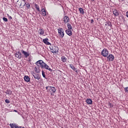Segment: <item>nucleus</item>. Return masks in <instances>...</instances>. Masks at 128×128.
I'll return each instance as SVG.
<instances>
[{"instance_id":"nucleus-1","label":"nucleus","mask_w":128,"mask_h":128,"mask_svg":"<svg viewBox=\"0 0 128 128\" xmlns=\"http://www.w3.org/2000/svg\"><path fill=\"white\" fill-rule=\"evenodd\" d=\"M50 48L52 54H58V48L54 44L52 45L51 44L50 46Z\"/></svg>"},{"instance_id":"nucleus-2","label":"nucleus","mask_w":128,"mask_h":128,"mask_svg":"<svg viewBox=\"0 0 128 128\" xmlns=\"http://www.w3.org/2000/svg\"><path fill=\"white\" fill-rule=\"evenodd\" d=\"M44 62L42 60H39L35 63L37 66H39V68H44Z\"/></svg>"},{"instance_id":"nucleus-3","label":"nucleus","mask_w":128,"mask_h":128,"mask_svg":"<svg viewBox=\"0 0 128 128\" xmlns=\"http://www.w3.org/2000/svg\"><path fill=\"white\" fill-rule=\"evenodd\" d=\"M58 34H59V36L61 38H62L64 36V29L62 28H58Z\"/></svg>"},{"instance_id":"nucleus-4","label":"nucleus","mask_w":128,"mask_h":128,"mask_svg":"<svg viewBox=\"0 0 128 128\" xmlns=\"http://www.w3.org/2000/svg\"><path fill=\"white\" fill-rule=\"evenodd\" d=\"M101 54L102 56H104V58H106V56H108V50L106 48L103 49V50L101 52Z\"/></svg>"},{"instance_id":"nucleus-5","label":"nucleus","mask_w":128,"mask_h":128,"mask_svg":"<svg viewBox=\"0 0 128 128\" xmlns=\"http://www.w3.org/2000/svg\"><path fill=\"white\" fill-rule=\"evenodd\" d=\"M107 59L108 62H112L114 60V56L110 54L107 56Z\"/></svg>"},{"instance_id":"nucleus-6","label":"nucleus","mask_w":128,"mask_h":128,"mask_svg":"<svg viewBox=\"0 0 128 128\" xmlns=\"http://www.w3.org/2000/svg\"><path fill=\"white\" fill-rule=\"evenodd\" d=\"M32 74L35 79L38 80H40V74H34V72H32Z\"/></svg>"},{"instance_id":"nucleus-7","label":"nucleus","mask_w":128,"mask_h":128,"mask_svg":"<svg viewBox=\"0 0 128 128\" xmlns=\"http://www.w3.org/2000/svg\"><path fill=\"white\" fill-rule=\"evenodd\" d=\"M41 12H42V16H46V14H48V12H46V9H44V8H42L41 10Z\"/></svg>"},{"instance_id":"nucleus-8","label":"nucleus","mask_w":128,"mask_h":128,"mask_svg":"<svg viewBox=\"0 0 128 128\" xmlns=\"http://www.w3.org/2000/svg\"><path fill=\"white\" fill-rule=\"evenodd\" d=\"M42 42L45 44H47L48 46H50L52 44L50 42H48V38H46L43 39Z\"/></svg>"},{"instance_id":"nucleus-9","label":"nucleus","mask_w":128,"mask_h":128,"mask_svg":"<svg viewBox=\"0 0 128 128\" xmlns=\"http://www.w3.org/2000/svg\"><path fill=\"white\" fill-rule=\"evenodd\" d=\"M21 52H22V54H24V58H26L30 56V54L28 52L24 50H22Z\"/></svg>"},{"instance_id":"nucleus-10","label":"nucleus","mask_w":128,"mask_h":128,"mask_svg":"<svg viewBox=\"0 0 128 128\" xmlns=\"http://www.w3.org/2000/svg\"><path fill=\"white\" fill-rule=\"evenodd\" d=\"M64 22L65 24H68V22H70V18L68 16H64L63 18Z\"/></svg>"},{"instance_id":"nucleus-11","label":"nucleus","mask_w":128,"mask_h":128,"mask_svg":"<svg viewBox=\"0 0 128 128\" xmlns=\"http://www.w3.org/2000/svg\"><path fill=\"white\" fill-rule=\"evenodd\" d=\"M38 33L39 34H40V36H44V28H41L38 30Z\"/></svg>"},{"instance_id":"nucleus-12","label":"nucleus","mask_w":128,"mask_h":128,"mask_svg":"<svg viewBox=\"0 0 128 128\" xmlns=\"http://www.w3.org/2000/svg\"><path fill=\"white\" fill-rule=\"evenodd\" d=\"M113 14L114 16H118L120 14V13H118V10L116 8L114 9L113 10Z\"/></svg>"},{"instance_id":"nucleus-13","label":"nucleus","mask_w":128,"mask_h":128,"mask_svg":"<svg viewBox=\"0 0 128 128\" xmlns=\"http://www.w3.org/2000/svg\"><path fill=\"white\" fill-rule=\"evenodd\" d=\"M43 68H44L45 70H50V72H52V68H50V66H48V64H46V63L44 64Z\"/></svg>"},{"instance_id":"nucleus-14","label":"nucleus","mask_w":128,"mask_h":128,"mask_svg":"<svg viewBox=\"0 0 128 128\" xmlns=\"http://www.w3.org/2000/svg\"><path fill=\"white\" fill-rule=\"evenodd\" d=\"M66 34L69 36H72V30H66Z\"/></svg>"},{"instance_id":"nucleus-15","label":"nucleus","mask_w":128,"mask_h":128,"mask_svg":"<svg viewBox=\"0 0 128 128\" xmlns=\"http://www.w3.org/2000/svg\"><path fill=\"white\" fill-rule=\"evenodd\" d=\"M24 80H25L26 82H30V78L28 77V76H24Z\"/></svg>"},{"instance_id":"nucleus-16","label":"nucleus","mask_w":128,"mask_h":128,"mask_svg":"<svg viewBox=\"0 0 128 128\" xmlns=\"http://www.w3.org/2000/svg\"><path fill=\"white\" fill-rule=\"evenodd\" d=\"M34 70H35L37 74H38V72H40V67H39L38 66H36L34 68Z\"/></svg>"},{"instance_id":"nucleus-17","label":"nucleus","mask_w":128,"mask_h":128,"mask_svg":"<svg viewBox=\"0 0 128 128\" xmlns=\"http://www.w3.org/2000/svg\"><path fill=\"white\" fill-rule=\"evenodd\" d=\"M10 126L11 128H18V126L16 124H10Z\"/></svg>"},{"instance_id":"nucleus-18","label":"nucleus","mask_w":128,"mask_h":128,"mask_svg":"<svg viewBox=\"0 0 128 128\" xmlns=\"http://www.w3.org/2000/svg\"><path fill=\"white\" fill-rule=\"evenodd\" d=\"M50 90L51 92H56V88L54 86H50Z\"/></svg>"},{"instance_id":"nucleus-19","label":"nucleus","mask_w":128,"mask_h":128,"mask_svg":"<svg viewBox=\"0 0 128 128\" xmlns=\"http://www.w3.org/2000/svg\"><path fill=\"white\" fill-rule=\"evenodd\" d=\"M86 102L88 104H92V100L90 98H88L86 100Z\"/></svg>"},{"instance_id":"nucleus-20","label":"nucleus","mask_w":128,"mask_h":128,"mask_svg":"<svg viewBox=\"0 0 128 128\" xmlns=\"http://www.w3.org/2000/svg\"><path fill=\"white\" fill-rule=\"evenodd\" d=\"M5 94H8V96H12V92L10 90H8L6 92H5Z\"/></svg>"},{"instance_id":"nucleus-21","label":"nucleus","mask_w":128,"mask_h":128,"mask_svg":"<svg viewBox=\"0 0 128 128\" xmlns=\"http://www.w3.org/2000/svg\"><path fill=\"white\" fill-rule=\"evenodd\" d=\"M61 60L62 62H66L67 59L64 56H62L61 57Z\"/></svg>"},{"instance_id":"nucleus-22","label":"nucleus","mask_w":128,"mask_h":128,"mask_svg":"<svg viewBox=\"0 0 128 128\" xmlns=\"http://www.w3.org/2000/svg\"><path fill=\"white\" fill-rule=\"evenodd\" d=\"M15 56L18 58H22V56L20 55V52L15 54Z\"/></svg>"},{"instance_id":"nucleus-23","label":"nucleus","mask_w":128,"mask_h":128,"mask_svg":"<svg viewBox=\"0 0 128 128\" xmlns=\"http://www.w3.org/2000/svg\"><path fill=\"white\" fill-rule=\"evenodd\" d=\"M34 6L38 12H40V6L38 5L37 4H35L34 5Z\"/></svg>"},{"instance_id":"nucleus-24","label":"nucleus","mask_w":128,"mask_h":128,"mask_svg":"<svg viewBox=\"0 0 128 128\" xmlns=\"http://www.w3.org/2000/svg\"><path fill=\"white\" fill-rule=\"evenodd\" d=\"M78 10L80 14H84V9L82 8H80Z\"/></svg>"},{"instance_id":"nucleus-25","label":"nucleus","mask_w":128,"mask_h":128,"mask_svg":"<svg viewBox=\"0 0 128 128\" xmlns=\"http://www.w3.org/2000/svg\"><path fill=\"white\" fill-rule=\"evenodd\" d=\"M67 27L68 30H72V26L70 24H67Z\"/></svg>"},{"instance_id":"nucleus-26","label":"nucleus","mask_w":128,"mask_h":128,"mask_svg":"<svg viewBox=\"0 0 128 128\" xmlns=\"http://www.w3.org/2000/svg\"><path fill=\"white\" fill-rule=\"evenodd\" d=\"M70 68H72V70H76V68H74V64H70Z\"/></svg>"},{"instance_id":"nucleus-27","label":"nucleus","mask_w":128,"mask_h":128,"mask_svg":"<svg viewBox=\"0 0 128 128\" xmlns=\"http://www.w3.org/2000/svg\"><path fill=\"white\" fill-rule=\"evenodd\" d=\"M106 24H107V26H112V22L110 21H108Z\"/></svg>"},{"instance_id":"nucleus-28","label":"nucleus","mask_w":128,"mask_h":128,"mask_svg":"<svg viewBox=\"0 0 128 128\" xmlns=\"http://www.w3.org/2000/svg\"><path fill=\"white\" fill-rule=\"evenodd\" d=\"M108 108H112L114 106L112 104V103L110 102H108Z\"/></svg>"},{"instance_id":"nucleus-29","label":"nucleus","mask_w":128,"mask_h":128,"mask_svg":"<svg viewBox=\"0 0 128 128\" xmlns=\"http://www.w3.org/2000/svg\"><path fill=\"white\" fill-rule=\"evenodd\" d=\"M42 76L43 78H46V74H44V70H42Z\"/></svg>"},{"instance_id":"nucleus-30","label":"nucleus","mask_w":128,"mask_h":128,"mask_svg":"<svg viewBox=\"0 0 128 128\" xmlns=\"http://www.w3.org/2000/svg\"><path fill=\"white\" fill-rule=\"evenodd\" d=\"M5 102H6V104H10V100L8 99H6L5 100Z\"/></svg>"},{"instance_id":"nucleus-31","label":"nucleus","mask_w":128,"mask_h":128,"mask_svg":"<svg viewBox=\"0 0 128 128\" xmlns=\"http://www.w3.org/2000/svg\"><path fill=\"white\" fill-rule=\"evenodd\" d=\"M26 8H30V4H26Z\"/></svg>"},{"instance_id":"nucleus-32","label":"nucleus","mask_w":128,"mask_h":128,"mask_svg":"<svg viewBox=\"0 0 128 128\" xmlns=\"http://www.w3.org/2000/svg\"><path fill=\"white\" fill-rule=\"evenodd\" d=\"M2 20H3L4 22H8V18H6L5 17L3 18Z\"/></svg>"},{"instance_id":"nucleus-33","label":"nucleus","mask_w":128,"mask_h":128,"mask_svg":"<svg viewBox=\"0 0 128 128\" xmlns=\"http://www.w3.org/2000/svg\"><path fill=\"white\" fill-rule=\"evenodd\" d=\"M8 16L9 18V20H12V16H10V15H8Z\"/></svg>"},{"instance_id":"nucleus-34","label":"nucleus","mask_w":128,"mask_h":128,"mask_svg":"<svg viewBox=\"0 0 128 128\" xmlns=\"http://www.w3.org/2000/svg\"><path fill=\"white\" fill-rule=\"evenodd\" d=\"M14 112H18V110H14Z\"/></svg>"},{"instance_id":"nucleus-35","label":"nucleus","mask_w":128,"mask_h":128,"mask_svg":"<svg viewBox=\"0 0 128 128\" xmlns=\"http://www.w3.org/2000/svg\"><path fill=\"white\" fill-rule=\"evenodd\" d=\"M19 56H22V53L19 52Z\"/></svg>"},{"instance_id":"nucleus-36","label":"nucleus","mask_w":128,"mask_h":128,"mask_svg":"<svg viewBox=\"0 0 128 128\" xmlns=\"http://www.w3.org/2000/svg\"><path fill=\"white\" fill-rule=\"evenodd\" d=\"M26 2H25V4H24V6H26Z\"/></svg>"},{"instance_id":"nucleus-37","label":"nucleus","mask_w":128,"mask_h":128,"mask_svg":"<svg viewBox=\"0 0 128 128\" xmlns=\"http://www.w3.org/2000/svg\"><path fill=\"white\" fill-rule=\"evenodd\" d=\"M48 86H46V90H48Z\"/></svg>"},{"instance_id":"nucleus-38","label":"nucleus","mask_w":128,"mask_h":128,"mask_svg":"<svg viewBox=\"0 0 128 128\" xmlns=\"http://www.w3.org/2000/svg\"><path fill=\"white\" fill-rule=\"evenodd\" d=\"M60 2V4H62V1H59Z\"/></svg>"},{"instance_id":"nucleus-39","label":"nucleus","mask_w":128,"mask_h":128,"mask_svg":"<svg viewBox=\"0 0 128 128\" xmlns=\"http://www.w3.org/2000/svg\"><path fill=\"white\" fill-rule=\"evenodd\" d=\"M29 62H32V60L30 59Z\"/></svg>"},{"instance_id":"nucleus-40","label":"nucleus","mask_w":128,"mask_h":128,"mask_svg":"<svg viewBox=\"0 0 128 128\" xmlns=\"http://www.w3.org/2000/svg\"><path fill=\"white\" fill-rule=\"evenodd\" d=\"M105 26H108V24L106 23V24H105Z\"/></svg>"},{"instance_id":"nucleus-41","label":"nucleus","mask_w":128,"mask_h":128,"mask_svg":"<svg viewBox=\"0 0 128 128\" xmlns=\"http://www.w3.org/2000/svg\"><path fill=\"white\" fill-rule=\"evenodd\" d=\"M121 0V2H124V0Z\"/></svg>"},{"instance_id":"nucleus-42","label":"nucleus","mask_w":128,"mask_h":128,"mask_svg":"<svg viewBox=\"0 0 128 128\" xmlns=\"http://www.w3.org/2000/svg\"><path fill=\"white\" fill-rule=\"evenodd\" d=\"M23 0V2H26V0Z\"/></svg>"},{"instance_id":"nucleus-43","label":"nucleus","mask_w":128,"mask_h":128,"mask_svg":"<svg viewBox=\"0 0 128 128\" xmlns=\"http://www.w3.org/2000/svg\"><path fill=\"white\" fill-rule=\"evenodd\" d=\"M17 2H18V0L17 1Z\"/></svg>"},{"instance_id":"nucleus-44","label":"nucleus","mask_w":128,"mask_h":128,"mask_svg":"<svg viewBox=\"0 0 128 128\" xmlns=\"http://www.w3.org/2000/svg\"><path fill=\"white\" fill-rule=\"evenodd\" d=\"M20 6H22V4H20Z\"/></svg>"},{"instance_id":"nucleus-45","label":"nucleus","mask_w":128,"mask_h":128,"mask_svg":"<svg viewBox=\"0 0 128 128\" xmlns=\"http://www.w3.org/2000/svg\"><path fill=\"white\" fill-rule=\"evenodd\" d=\"M92 22H94V20H92Z\"/></svg>"},{"instance_id":"nucleus-46","label":"nucleus","mask_w":128,"mask_h":128,"mask_svg":"<svg viewBox=\"0 0 128 128\" xmlns=\"http://www.w3.org/2000/svg\"><path fill=\"white\" fill-rule=\"evenodd\" d=\"M1 74H0V76H1Z\"/></svg>"},{"instance_id":"nucleus-47","label":"nucleus","mask_w":128,"mask_h":128,"mask_svg":"<svg viewBox=\"0 0 128 128\" xmlns=\"http://www.w3.org/2000/svg\"><path fill=\"white\" fill-rule=\"evenodd\" d=\"M119 0V2H120V0Z\"/></svg>"}]
</instances>
